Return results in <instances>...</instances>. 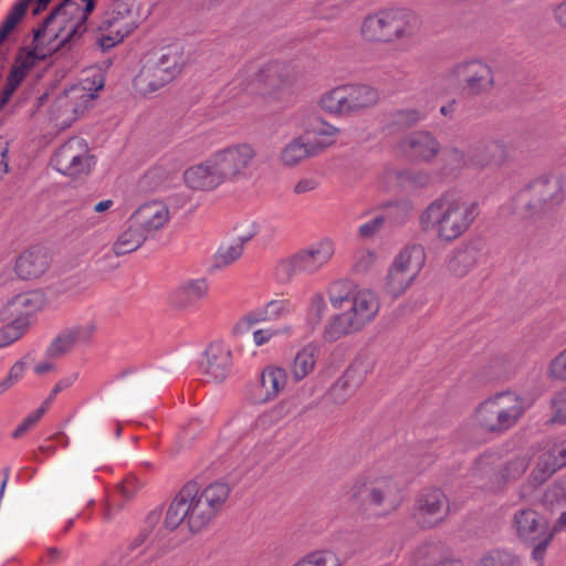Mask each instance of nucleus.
<instances>
[{
	"mask_svg": "<svg viewBox=\"0 0 566 566\" xmlns=\"http://www.w3.org/2000/svg\"><path fill=\"white\" fill-rule=\"evenodd\" d=\"M478 216L476 202L462 196L444 193L422 210L419 227L437 240L451 243L469 231Z\"/></svg>",
	"mask_w": 566,
	"mask_h": 566,
	"instance_id": "f257e3e1",
	"label": "nucleus"
},
{
	"mask_svg": "<svg viewBox=\"0 0 566 566\" xmlns=\"http://www.w3.org/2000/svg\"><path fill=\"white\" fill-rule=\"evenodd\" d=\"M348 494L352 500L375 510L379 516L396 512L402 502V488L387 463H377L358 474Z\"/></svg>",
	"mask_w": 566,
	"mask_h": 566,
	"instance_id": "f03ea898",
	"label": "nucleus"
},
{
	"mask_svg": "<svg viewBox=\"0 0 566 566\" xmlns=\"http://www.w3.org/2000/svg\"><path fill=\"white\" fill-rule=\"evenodd\" d=\"M422 30L421 15L408 8H387L367 14L360 22L359 35L366 43L392 44L409 41Z\"/></svg>",
	"mask_w": 566,
	"mask_h": 566,
	"instance_id": "7ed1b4c3",
	"label": "nucleus"
},
{
	"mask_svg": "<svg viewBox=\"0 0 566 566\" xmlns=\"http://www.w3.org/2000/svg\"><path fill=\"white\" fill-rule=\"evenodd\" d=\"M526 410V400L522 395L514 390H502L479 402L470 420L476 430L500 437L515 428Z\"/></svg>",
	"mask_w": 566,
	"mask_h": 566,
	"instance_id": "20e7f679",
	"label": "nucleus"
},
{
	"mask_svg": "<svg viewBox=\"0 0 566 566\" xmlns=\"http://www.w3.org/2000/svg\"><path fill=\"white\" fill-rule=\"evenodd\" d=\"M379 311L380 298L375 291L366 287L356 289L349 307L334 314L327 321L324 338L335 342L344 336L358 333L376 319Z\"/></svg>",
	"mask_w": 566,
	"mask_h": 566,
	"instance_id": "39448f33",
	"label": "nucleus"
},
{
	"mask_svg": "<svg viewBox=\"0 0 566 566\" xmlns=\"http://www.w3.org/2000/svg\"><path fill=\"white\" fill-rule=\"evenodd\" d=\"M499 455L495 452H484L471 469L470 482L481 490L499 493L507 484L518 480L527 470L531 462L528 453H521L497 465Z\"/></svg>",
	"mask_w": 566,
	"mask_h": 566,
	"instance_id": "423d86ee",
	"label": "nucleus"
},
{
	"mask_svg": "<svg viewBox=\"0 0 566 566\" xmlns=\"http://www.w3.org/2000/svg\"><path fill=\"white\" fill-rule=\"evenodd\" d=\"M296 81L294 71L282 62H269L260 67L243 69L233 78L235 88L250 95L277 97Z\"/></svg>",
	"mask_w": 566,
	"mask_h": 566,
	"instance_id": "0eeeda50",
	"label": "nucleus"
},
{
	"mask_svg": "<svg viewBox=\"0 0 566 566\" xmlns=\"http://www.w3.org/2000/svg\"><path fill=\"white\" fill-rule=\"evenodd\" d=\"M140 23L137 0H114L97 23L96 44L108 51L124 41Z\"/></svg>",
	"mask_w": 566,
	"mask_h": 566,
	"instance_id": "6e6552de",
	"label": "nucleus"
},
{
	"mask_svg": "<svg viewBox=\"0 0 566 566\" xmlns=\"http://www.w3.org/2000/svg\"><path fill=\"white\" fill-rule=\"evenodd\" d=\"M189 504L188 528L191 533L205 530L219 514L230 495V486L223 482H213L203 490L196 482L184 485Z\"/></svg>",
	"mask_w": 566,
	"mask_h": 566,
	"instance_id": "1a4fd4ad",
	"label": "nucleus"
},
{
	"mask_svg": "<svg viewBox=\"0 0 566 566\" xmlns=\"http://www.w3.org/2000/svg\"><path fill=\"white\" fill-rule=\"evenodd\" d=\"M335 252V241L329 237L321 238L280 260L275 266V275L282 282H287L297 274L315 275L332 262Z\"/></svg>",
	"mask_w": 566,
	"mask_h": 566,
	"instance_id": "9d476101",
	"label": "nucleus"
},
{
	"mask_svg": "<svg viewBox=\"0 0 566 566\" xmlns=\"http://www.w3.org/2000/svg\"><path fill=\"white\" fill-rule=\"evenodd\" d=\"M563 182L558 177H543L514 198L515 213L520 218H534L552 211L564 201Z\"/></svg>",
	"mask_w": 566,
	"mask_h": 566,
	"instance_id": "9b49d317",
	"label": "nucleus"
},
{
	"mask_svg": "<svg viewBox=\"0 0 566 566\" xmlns=\"http://www.w3.org/2000/svg\"><path fill=\"white\" fill-rule=\"evenodd\" d=\"M378 101V91L369 85L343 84L322 94L318 106L327 114L344 116L371 107Z\"/></svg>",
	"mask_w": 566,
	"mask_h": 566,
	"instance_id": "f8f14e48",
	"label": "nucleus"
},
{
	"mask_svg": "<svg viewBox=\"0 0 566 566\" xmlns=\"http://www.w3.org/2000/svg\"><path fill=\"white\" fill-rule=\"evenodd\" d=\"M97 0H63L48 17L44 31L56 36L61 31L64 40L82 36L87 30V20L96 8Z\"/></svg>",
	"mask_w": 566,
	"mask_h": 566,
	"instance_id": "ddd939ff",
	"label": "nucleus"
},
{
	"mask_svg": "<svg viewBox=\"0 0 566 566\" xmlns=\"http://www.w3.org/2000/svg\"><path fill=\"white\" fill-rule=\"evenodd\" d=\"M211 155L224 184H238L250 179L256 167L258 150L247 142L224 146Z\"/></svg>",
	"mask_w": 566,
	"mask_h": 566,
	"instance_id": "4468645a",
	"label": "nucleus"
},
{
	"mask_svg": "<svg viewBox=\"0 0 566 566\" xmlns=\"http://www.w3.org/2000/svg\"><path fill=\"white\" fill-rule=\"evenodd\" d=\"M60 174L71 178L87 177L96 165L87 142L82 137H72L62 144L51 159Z\"/></svg>",
	"mask_w": 566,
	"mask_h": 566,
	"instance_id": "2eb2a0df",
	"label": "nucleus"
},
{
	"mask_svg": "<svg viewBox=\"0 0 566 566\" xmlns=\"http://www.w3.org/2000/svg\"><path fill=\"white\" fill-rule=\"evenodd\" d=\"M450 81L462 82V90L468 96H484L495 86L492 66L480 60L471 59L455 63L447 73Z\"/></svg>",
	"mask_w": 566,
	"mask_h": 566,
	"instance_id": "dca6fc26",
	"label": "nucleus"
},
{
	"mask_svg": "<svg viewBox=\"0 0 566 566\" xmlns=\"http://www.w3.org/2000/svg\"><path fill=\"white\" fill-rule=\"evenodd\" d=\"M46 19L43 21L41 27L34 31V48L22 49L19 51L13 66L22 70L24 73L30 75L40 62H43L52 52L66 45L67 43L75 42L82 36H74L69 40H64V32H60L56 36H51L48 31H44ZM67 33L65 32V35Z\"/></svg>",
	"mask_w": 566,
	"mask_h": 566,
	"instance_id": "f3484780",
	"label": "nucleus"
},
{
	"mask_svg": "<svg viewBox=\"0 0 566 566\" xmlns=\"http://www.w3.org/2000/svg\"><path fill=\"white\" fill-rule=\"evenodd\" d=\"M46 19L43 21L41 27L34 31V48L22 49L19 51L13 66L22 70L24 73L30 75L40 62H43L52 52L66 45L67 43L75 42L82 36H74L69 40H64V32H60L56 36H51L48 31H44ZM67 33L65 32V35Z\"/></svg>",
	"mask_w": 566,
	"mask_h": 566,
	"instance_id": "a211bd4d",
	"label": "nucleus"
},
{
	"mask_svg": "<svg viewBox=\"0 0 566 566\" xmlns=\"http://www.w3.org/2000/svg\"><path fill=\"white\" fill-rule=\"evenodd\" d=\"M295 306L287 298H273L265 304L247 312L233 325L235 336L247 334L253 326L268 322H275L293 314Z\"/></svg>",
	"mask_w": 566,
	"mask_h": 566,
	"instance_id": "6ab92c4d",
	"label": "nucleus"
},
{
	"mask_svg": "<svg viewBox=\"0 0 566 566\" xmlns=\"http://www.w3.org/2000/svg\"><path fill=\"white\" fill-rule=\"evenodd\" d=\"M450 511L449 501L442 490L423 489L417 497L415 517L422 528H431L440 524Z\"/></svg>",
	"mask_w": 566,
	"mask_h": 566,
	"instance_id": "aec40b11",
	"label": "nucleus"
},
{
	"mask_svg": "<svg viewBox=\"0 0 566 566\" xmlns=\"http://www.w3.org/2000/svg\"><path fill=\"white\" fill-rule=\"evenodd\" d=\"M44 295L39 291H29L10 298L0 312L2 321L18 324L24 329L28 318L43 308Z\"/></svg>",
	"mask_w": 566,
	"mask_h": 566,
	"instance_id": "412c9836",
	"label": "nucleus"
},
{
	"mask_svg": "<svg viewBox=\"0 0 566 566\" xmlns=\"http://www.w3.org/2000/svg\"><path fill=\"white\" fill-rule=\"evenodd\" d=\"M182 178L186 187L195 191L209 192L224 185L212 155L201 163L188 167L184 171Z\"/></svg>",
	"mask_w": 566,
	"mask_h": 566,
	"instance_id": "4be33fe9",
	"label": "nucleus"
},
{
	"mask_svg": "<svg viewBox=\"0 0 566 566\" xmlns=\"http://www.w3.org/2000/svg\"><path fill=\"white\" fill-rule=\"evenodd\" d=\"M129 218L132 224L153 235L169 222L171 214L164 201L151 200L139 206Z\"/></svg>",
	"mask_w": 566,
	"mask_h": 566,
	"instance_id": "5701e85b",
	"label": "nucleus"
},
{
	"mask_svg": "<svg viewBox=\"0 0 566 566\" xmlns=\"http://www.w3.org/2000/svg\"><path fill=\"white\" fill-rule=\"evenodd\" d=\"M104 86V78L98 75L92 82L88 78L84 80L80 85H74L65 91L63 95L56 98V107L71 106L72 112L78 117L91 105L92 101L96 97V92Z\"/></svg>",
	"mask_w": 566,
	"mask_h": 566,
	"instance_id": "b1692460",
	"label": "nucleus"
},
{
	"mask_svg": "<svg viewBox=\"0 0 566 566\" xmlns=\"http://www.w3.org/2000/svg\"><path fill=\"white\" fill-rule=\"evenodd\" d=\"M565 465L566 441L547 444L541 450L530 479L535 484H542L548 480L553 473Z\"/></svg>",
	"mask_w": 566,
	"mask_h": 566,
	"instance_id": "393cba45",
	"label": "nucleus"
},
{
	"mask_svg": "<svg viewBox=\"0 0 566 566\" xmlns=\"http://www.w3.org/2000/svg\"><path fill=\"white\" fill-rule=\"evenodd\" d=\"M287 384L285 368L268 365L260 374L259 385L253 390L251 399L255 403H265L274 400Z\"/></svg>",
	"mask_w": 566,
	"mask_h": 566,
	"instance_id": "a878e982",
	"label": "nucleus"
},
{
	"mask_svg": "<svg viewBox=\"0 0 566 566\" xmlns=\"http://www.w3.org/2000/svg\"><path fill=\"white\" fill-rule=\"evenodd\" d=\"M51 265L50 252L43 247H31L23 251L15 261L14 271L24 280L42 276Z\"/></svg>",
	"mask_w": 566,
	"mask_h": 566,
	"instance_id": "bb28decb",
	"label": "nucleus"
},
{
	"mask_svg": "<svg viewBox=\"0 0 566 566\" xmlns=\"http://www.w3.org/2000/svg\"><path fill=\"white\" fill-rule=\"evenodd\" d=\"M232 353L223 343H211L206 349V361L201 364L203 373L216 381H222L231 373Z\"/></svg>",
	"mask_w": 566,
	"mask_h": 566,
	"instance_id": "cd10ccee",
	"label": "nucleus"
},
{
	"mask_svg": "<svg viewBox=\"0 0 566 566\" xmlns=\"http://www.w3.org/2000/svg\"><path fill=\"white\" fill-rule=\"evenodd\" d=\"M401 147L413 159L426 163L434 159L441 150L437 137L424 130L413 132L406 136Z\"/></svg>",
	"mask_w": 566,
	"mask_h": 566,
	"instance_id": "c85d7f7f",
	"label": "nucleus"
},
{
	"mask_svg": "<svg viewBox=\"0 0 566 566\" xmlns=\"http://www.w3.org/2000/svg\"><path fill=\"white\" fill-rule=\"evenodd\" d=\"M209 293V283L206 279H190L184 281L170 294V303L181 310L196 307Z\"/></svg>",
	"mask_w": 566,
	"mask_h": 566,
	"instance_id": "c756f323",
	"label": "nucleus"
},
{
	"mask_svg": "<svg viewBox=\"0 0 566 566\" xmlns=\"http://www.w3.org/2000/svg\"><path fill=\"white\" fill-rule=\"evenodd\" d=\"M509 160L507 145L499 139L485 143L470 157V168L483 170L500 168Z\"/></svg>",
	"mask_w": 566,
	"mask_h": 566,
	"instance_id": "7c9ffc66",
	"label": "nucleus"
},
{
	"mask_svg": "<svg viewBox=\"0 0 566 566\" xmlns=\"http://www.w3.org/2000/svg\"><path fill=\"white\" fill-rule=\"evenodd\" d=\"M517 536L528 543H536L541 536L549 533L547 522L533 510H521L514 515Z\"/></svg>",
	"mask_w": 566,
	"mask_h": 566,
	"instance_id": "2f4dec72",
	"label": "nucleus"
},
{
	"mask_svg": "<svg viewBox=\"0 0 566 566\" xmlns=\"http://www.w3.org/2000/svg\"><path fill=\"white\" fill-rule=\"evenodd\" d=\"M171 81L161 67L153 61H148L136 75L134 87L138 93L146 96L157 92Z\"/></svg>",
	"mask_w": 566,
	"mask_h": 566,
	"instance_id": "473e14b6",
	"label": "nucleus"
},
{
	"mask_svg": "<svg viewBox=\"0 0 566 566\" xmlns=\"http://www.w3.org/2000/svg\"><path fill=\"white\" fill-rule=\"evenodd\" d=\"M411 206L407 202L388 205L385 214L377 216L360 224L358 233L361 238L367 239L374 237L381 229L386 220H389L395 224L402 223L406 221Z\"/></svg>",
	"mask_w": 566,
	"mask_h": 566,
	"instance_id": "72a5a7b5",
	"label": "nucleus"
},
{
	"mask_svg": "<svg viewBox=\"0 0 566 566\" xmlns=\"http://www.w3.org/2000/svg\"><path fill=\"white\" fill-rule=\"evenodd\" d=\"M480 251L471 244L461 245L448 255L447 271L455 276H465L478 263Z\"/></svg>",
	"mask_w": 566,
	"mask_h": 566,
	"instance_id": "f704fd0d",
	"label": "nucleus"
},
{
	"mask_svg": "<svg viewBox=\"0 0 566 566\" xmlns=\"http://www.w3.org/2000/svg\"><path fill=\"white\" fill-rule=\"evenodd\" d=\"M365 380L364 371L356 366H352L333 385L329 395L333 401L342 403L346 401L363 385Z\"/></svg>",
	"mask_w": 566,
	"mask_h": 566,
	"instance_id": "c9c22d12",
	"label": "nucleus"
},
{
	"mask_svg": "<svg viewBox=\"0 0 566 566\" xmlns=\"http://www.w3.org/2000/svg\"><path fill=\"white\" fill-rule=\"evenodd\" d=\"M365 380L364 371L356 366H352L333 385L329 395L333 401L342 403L346 401L363 385Z\"/></svg>",
	"mask_w": 566,
	"mask_h": 566,
	"instance_id": "e433bc0d",
	"label": "nucleus"
},
{
	"mask_svg": "<svg viewBox=\"0 0 566 566\" xmlns=\"http://www.w3.org/2000/svg\"><path fill=\"white\" fill-rule=\"evenodd\" d=\"M365 380L364 371L356 366H352L333 385L329 395L333 401L342 403L346 401L363 385Z\"/></svg>",
	"mask_w": 566,
	"mask_h": 566,
	"instance_id": "4c0bfd02",
	"label": "nucleus"
},
{
	"mask_svg": "<svg viewBox=\"0 0 566 566\" xmlns=\"http://www.w3.org/2000/svg\"><path fill=\"white\" fill-rule=\"evenodd\" d=\"M319 348L314 343L303 346L290 364V374L295 381H301L313 373L318 359Z\"/></svg>",
	"mask_w": 566,
	"mask_h": 566,
	"instance_id": "58836bf2",
	"label": "nucleus"
},
{
	"mask_svg": "<svg viewBox=\"0 0 566 566\" xmlns=\"http://www.w3.org/2000/svg\"><path fill=\"white\" fill-rule=\"evenodd\" d=\"M316 154L317 151L312 143L304 140L303 137H296L282 148L280 161L285 167H294Z\"/></svg>",
	"mask_w": 566,
	"mask_h": 566,
	"instance_id": "ea45409f",
	"label": "nucleus"
},
{
	"mask_svg": "<svg viewBox=\"0 0 566 566\" xmlns=\"http://www.w3.org/2000/svg\"><path fill=\"white\" fill-rule=\"evenodd\" d=\"M188 494L185 493L184 486L169 504L163 525L167 531L177 530L184 522L188 525L189 504H187Z\"/></svg>",
	"mask_w": 566,
	"mask_h": 566,
	"instance_id": "a19ab883",
	"label": "nucleus"
},
{
	"mask_svg": "<svg viewBox=\"0 0 566 566\" xmlns=\"http://www.w3.org/2000/svg\"><path fill=\"white\" fill-rule=\"evenodd\" d=\"M424 262V249L421 245L413 244L400 251L392 264L416 279L423 268Z\"/></svg>",
	"mask_w": 566,
	"mask_h": 566,
	"instance_id": "79ce46f5",
	"label": "nucleus"
},
{
	"mask_svg": "<svg viewBox=\"0 0 566 566\" xmlns=\"http://www.w3.org/2000/svg\"><path fill=\"white\" fill-rule=\"evenodd\" d=\"M139 227L132 224L130 218L127 221V228L120 233L113 245L116 255H124L136 251L148 238Z\"/></svg>",
	"mask_w": 566,
	"mask_h": 566,
	"instance_id": "37998d69",
	"label": "nucleus"
},
{
	"mask_svg": "<svg viewBox=\"0 0 566 566\" xmlns=\"http://www.w3.org/2000/svg\"><path fill=\"white\" fill-rule=\"evenodd\" d=\"M153 62L161 67L171 80H175L186 63L184 50L180 45H169L163 49L160 55Z\"/></svg>",
	"mask_w": 566,
	"mask_h": 566,
	"instance_id": "c03bdc74",
	"label": "nucleus"
},
{
	"mask_svg": "<svg viewBox=\"0 0 566 566\" xmlns=\"http://www.w3.org/2000/svg\"><path fill=\"white\" fill-rule=\"evenodd\" d=\"M148 533L143 531L120 548V559L129 566H147L148 560L144 557L145 542Z\"/></svg>",
	"mask_w": 566,
	"mask_h": 566,
	"instance_id": "a18cd8bd",
	"label": "nucleus"
},
{
	"mask_svg": "<svg viewBox=\"0 0 566 566\" xmlns=\"http://www.w3.org/2000/svg\"><path fill=\"white\" fill-rule=\"evenodd\" d=\"M356 286L349 280H336L327 287L329 304L334 310H340L345 302L349 303L356 291Z\"/></svg>",
	"mask_w": 566,
	"mask_h": 566,
	"instance_id": "49530a36",
	"label": "nucleus"
},
{
	"mask_svg": "<svg viewBox=\"0 0 566 566\" xmlns=\"http://www.w3.org/2000/svg\"><path fill=\"white\" fill-rule=\"evenodd\" d=\"M441 161V171L443 175H453L464 168H470V157L468 158L464 151L455 147L446 148L442 153Z\"/></svg>",
	"mask_w": 566,
	"mask_h": 566,
	"instance_id": "de8ad7c7",
	"label": "nucleus"
},
{
	"mask_svg": "<svg viewBox=\"0 0 566 566\" xmlns=\"http://www.w3.org/2000/svg\"><path fill=\"white\" fill-rule=\"evenodd\" d=\"M416 279L394 264L390 266L385 290L394 297L400 296L413 283Z\"/></svg>",
	"mask_w": 566,
	"mask_h": 566,
	"instance_id": "09e8293b",
	"label": "nucleus"
},
{
	"mask_svg": "<svg viewBox=\"0 0 566 566\" xmlns=\"http://www.w3.org/2000/svg\"><path fill=\"white\" fill-rule=\"evenodd\" d=\"M31 1L32 0H18L8 12L0 28V44L7 39L11 31L14 30L17 24L24 17Z\"/></svg>",
	"mask_w": 566,
	"mask_h": 566,
	"instance_id": "8fccbe9b",
	"label": "nucleus"
},
{
	"mask_svg": "<svg viewBox=\"0 0 566 566\" xmlns=\"http://www.w3.org/2000/svg\"><path fill=\"white\" fill-rule=\"evenodd\" d=\"M292 566H340V562L334 552L322 549L306 554Z\"/></svg>",
	"mask_w": 566,
	"mask_h": 566,
	"instance_id": "3c124183",
	"label": "nucleus"
},
{
	"mask_svg": "<svg viewBox=\"0 0 566 566\" xmlns=\"http://www.w3.org/2000/svg\"><path fill=\"white\" fill-rule=\"evenodd\" d=\"M293 335V327L284 324L277 327L268 326L258 328L252 333V340L256 347L269 344L275 337H291Z\"/></svg>",
	"mask_w": 566,
	"mask_h": 566,
	"instance_id": "603ef678",
	"label": "nucleus"
},
{
	"mask_svg": "<svg viewBox=\"0 0 566 566\" xmlns=\"http://www.w3.org/2000/svg\"><path fill=\"white\" fill-rule=\"evenodd\" d=\"M244 251V245L235 240L221 245L214 256L216 265L219 268L228 266L238 261Z\"/></svg>",
	"mask_w": 566,
	"mask_h": 566,
	"instance_id": "864d4df0",
	"label": "nucleus"
},
{
	"mask_svg": "<svg viewBox=\"0 0 566 566\" xmlns=\"http://www.w3.org/2000/svg\"><path fill=\"white\" fill-rule=\"evenodd\" d=\"M378 255L371 249H359L354 253L353 256V272L363 274L369 272L377 263Z\"/></svg>",
	"mask_w": 566,
	"mask_h": 566,
	"instance_id": "5fc2aeb1",
	"label": "nucleus"
},
{
	"mask_svg": "<svg viewBox=\"0 0 566 566\" xmlns=\"http://www.w3.org/2000/svg\"><path fill=\"white\" fill-rule=\"evenodd\" d=\"M28 76L29 75L24 73L22 70L17 69L13 65L11 66V70L7 77V83L0 95V107L7 104V102L11 98L12 94L17 91V88Z\"/></svg>",
	"mask_w": 566,
	"mask_h": 566,
	"instance_id": "6e6d98bb",
	"label": "nucleus"
},
{
	"mask_svg": "<svg viewBox=\"0 0 566 566\" xmlns=\"http://www.w3.org/2000/svg\"><path fill=\"white\" fill-rule=\"evenodd\" d=\"M73 338L74 345L88 344L94 337L97 326L94 321H87L83 324H77L66 328Z\"/></svg>",
	"mask_w": 566,
	"mask_h": 566,
	"instance_id": "4d7b16f0",
	"label": "nucleus"
},
{
	"mask_svg": "<svg viewBox=\"0 0 566 566\" xmlns=\"http://www.w3.org/2000/svg\"><path fill=\"white\" fill-rule=\"evenodd\" d=\"M339 134V128L334 125L324 123L315 130V140L312 143L315 150L318 151L333 145Z\"/></svg>",
	"mask_w": 566,
	"mask_h": 566,
	"instance_id": "13d9d810",
	"label": "nucleus"
},
{
	"mask_svg": "<svg viewBox=\"0 0 566 566\" xmlns=\"http://www.w3.org/2000/svg\"><path fill=\"white\" fill-rule=\"evenodd\" d=\"M73 338L67 329L62 331L49 345L46 354L50 357H61L74 347Z\"/></svg>",
	"mask_w": 566,
	"mask_h": 566,
	"instance_id": "bf43d9fd",
	"label": "nucleus"
},
{
	"mask_svg": "<svg viewBox=\"0 0 566 566\" xmlns=\"http://www.w3.org/2000/svg\"><path fill=\"white\" fill-rule=\"evenodd\" d=\"M260 227L255 220L244 219L238 222L234 227V240L245 245L259 232Z\"/></svg>",
	"mask_w": 566,
	"mask_h": 566,
	"instance_id": "052dcab7",
	"label": "nucleus"
},
{
	"mask_svg": "<svg viewBox=\"0 0 566 566\" xmlns=\"http://www.w3.org/2000/svg\"><path fill=\"white\" fill-rule=\"evenodd\" d=\"M547 377L553 380L566 381V348L548 363Z\"/></svg>",
	"mask_w": 566,
	"mask_h": 566,
	"instance_id": "680f3d73",
	"label": "nucleus"
},
{
	"mask_svg": "<svg viewBox=\"0 0 566 566\" xmlns=\"http://www.w3.org/2000/svg\"><path fill=\"white\" fill-rule=\"evenodd\" d=\"M50 117L57 126H70L76 118V114L72 112V107H56V99L50 108Z\"/></svg>",
	"mask_w": 566,
	"mask_h": 566,
	"instance_id": "e2e57ef3",
	"label": "nucleus"
},
{
	"mask_svg": "<svg viewBox=\"0 0 566 566\" xmlns=\"http://www.w3.org/2000/svg\"><path fill=\"white\" fill-rule=\"evenodd\" d=\"M552 422L566 423V388L556 392L552 399Z\"/></svg>",
	"mask_w": 566,
	"mask_h": 566,
	"instance_id": "0e129e2a",
	"label": "nucleus"
},
{
	"mask_svg": "<svg viewBox=\"0 0 566 566\" xmlns=\"http://www.w3.org/2000/svg\"><path fill=\"white\" fill-rule=\"evenodd\" d=\"M326 302H325V296L323 293L321 292H316L314 293L311 298H310V302H308V307H307V316L313 319L315 323H318L325 311H326Z\"/></svg>",
	"mask_w": 566,
	"mask_h": 566,
	"instance_id": "69168bd1",
	"label": "nucleus"
},
{
	"mask_svg": "<svg viewBox=\"0 0 566 566\" xmlns=\"http://www.w3.org/2000/svg\"><path fill=\"white\" fill-rule=\"evenodd\" d=\"M23 335V328H21L20 325L9 323L2 328H0V348L7 347L18 339L21 338Z\"/></svg>",
	"mask_w": 566,
	"mask_h": 566,
	"instance_id": "338daca9",
	"label": "nucleus"
},
{
	"mask_svg": "<svg viewBox=\"0 0 566 566\" xmlns=\"http://www.w3.org/2000/svg\"><path fill=\"white\" fill-rule=\"evenodd\" d=\"M43 409H36L31 412L13 431L12 437L14 439L21 438L24 436L32 427H34L38 421L43 417Z\"/></svg>",
	"mask_w": 566,
	"mask_h": 566,
	"instance_id": "774afa93",
	"label": "nucleus"
}]
</instances>
